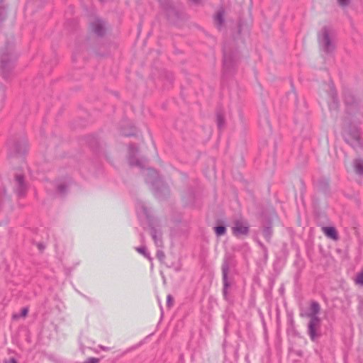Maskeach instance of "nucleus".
Wrapping results in <instances>:
<instances>
[{"mask_svg": "<svg viewBox=\"0 0 363 363\" xmlns=\"http://www.w3.org/2000/svg\"><path fill=\"white\" fill-rule=\"evenodd\" d=\"M138 152V147L134 144H130L128 147V163L130 166H138L143 170V175L145 177V182L151 185L152 190L155 196L162 199L169 196L170 190L169 186L160 178L158 172L152 168H145L146 160L135 159V155Z\"/></svg>", "mask_w": 363, "mask_h": 363, "instance_id": "nucleus-1", "label": "nucleus"}, {"mask_svg": "<svg viewBox=\"0 0 363 363\" xmlns=\"http://www.w3.org/2000/svg\"><path fill=\"white\" fill-rule=\"evenodd\" d=\"M17 56L13 52V46L7 44L0 52V72L4 78H9L13 68Z\"/></svg>", "mask_w": 363, "mask_h": 363, "instance_id": "nucleus-2", "label": "nucleus"}, {"mask_svg": "<svg viewBox=\"0 0 363 363\" xmlns=\"http://www.w3.org/2000/svg\"><path fill=\"white\" fill-rule=\"evenodd\" d=\"M240 59L238 51L231 52L225 45L223 47V71L224 73H230L237 65Z\"/></svg>", "mask_w": 363, "mask_h": 363, "instance_id": "nucleus-3", "label": "nucleus"}, {"mask_svg": "<svg viewBox=\"0 0 363 363\" xmlns=\"http://www.w3.org/2000/svg\"><path fill=\"white\" fill-rule=\"evenodd\" d=\"M318 43L321 49L325 52H330L335 49V44L330 35V30L327 26L322 28L321 33L318 34Z\"/></svg>", "mask_w": 363, "mask_h": 363, "instance_id": "nucleus-4", "label": "nucleus"}, {"mask_svg": "<svg viewBox=\"0 0 363 363\" xmlns=\"http://www.w3.org/2000/svg\"><path fill=\"white\" fill-rule=\"evenodd\" d=\"M250 231V225L248 223L243 219H237L234 221V225L232 227L233 234L240 238L241 236H246Z\"/></svg>", "mask_w": 363, "mask_h": 363, "instance_id": "nucleus-5", "label": "nucleus"}, {"mask_svg": "<svg viewBox=\"0 0 363 363\" xmlns=\"http://www.w3.org/2000/svg\"><path fill=\"white\" fill-rule=\"evenodd\" d=\"M27 141L25 139L13 140L9 143L10 153L13 155L23 156L27 152Z\"/></svg>", "mask_w": 363, "mask_h": 363, "instance_id": "nucleus-6", "label": "nucleus"}, {"mask_svg": "<svg viewBox=\"0 0 363 363\" xmlns=\"http://www.w3.org/2000/svg\"><path fill=\"white\" fill-rule=\"evenodd\" d=\"M14 191L18 197H24L28 190V184L25 181V177L22 174H16L14 178Z\"/></svg>", "mask_w": 363, "mask_h": 363, "instance_id": "nucleus-7", "label": "nucleus"}, {"mask_svg": "<svg viewBox=\"0 0 363 363\" xmlns=\"http://www.w3.org/2000/svg\"><path fill=\"white\" fill-rule=\"evenodd\" d=\"M320 327V319L313 318L310 319L308 323V334L312 341L315 342L320 336L318 330Z\"/></svg>", "mask_w": 363, "mask_h": 363, "instance_id": "nucleus-8", "label": "nucleus"}, {"mask_svg": "<svg viewBox=\"0 0 363 363\" xmlns=\"http://www.w3.org/2000/svg\"><path fill=\"white\" fill-rule=\"evenodd\" d=\"M345 141L354 149L361 147L360 137L357 130L345 134Z\"/></svg>", "mask_w": 363, "mask_h": 363, "instance_id": "nucleus-9", "label": "nucleus"}, {"mask_svg": "<svg viewBox=\"0 0 363 363\" xmlns=\"http://www.w3.org/2000/svg\"><path fill=\"white\" fill-rule=\"evenodd\" d=\"M91 30L99 36H102L105 33V27L104 22L99 18H95L90 22Z\"/></svg>", "mask_w": 363, "mask_h": 363, "instance_id": "nucleus-10", "label": "nucleus"}, {"mask_svg": "<svg viewBox=\"0 0 363 363\" xmlns=\"http://www.w3.org/2000/svg\"><path fill=\"white\" fill-rule=\"evenodd\" d=\"M344 101L348 111L357 108V101L352 93L345 92L344 94Z\"/></svg>", "mask_w": 363, "mask_h": 363, "instance_id": "nucleus-11", "label": "nucleus"}, {"mask_svg": "<svg viewBox=\"0 0 363 363\" xmlns=\"http://www.w3.org/2000/svg\"><path fill=\"white\" fill-rule=\"evenodd\" d=\"M229 270V266L227 262H225L222 265V274H223V295L227 296V288L229 286L228 282V273Z\"/></svg>", "mask_w": 363, "mask_h": 363, "instance_id": "nucleus-12", "label": "nucleus"}, {"mask_svg": "<svg viewBox=\"0 0 363 363\" xmlns=\"http://www.w3.org/2000/svg\"><path fill=\"white\" fill-rule=\"evenodd\" d=\"M324 234L333 240H337L339 237L336 229L334 227H323L322 228Z\"/></svg>", "mask_w": 363, "mask_h": 363, "instance_id": "nucleus-13", "label": "nucleus"}, {"mask_svg": "<svg viewBox=\"0 0 363 363\" xmlns=\"http://www.w3.org/2000/svg\"><path fill=\"white\" fill-rule=\"evenodd\" d=\"M319 312H320L319 303L316 301L311 302V306H310V312L308 314V316L310 318V319L319 318L317 315Z\"/></svg>", "mask_w": 363, "mask_h": 363, "instance_id": "nucleus-14", "label": "nucleus"}, {"mask_svg": "<svg viewBox=\"0 0 363 363\" xmlns=\"http://www.w3.org/2000/svg\"><path fill=\"white\" fill-rule=\"evenodd\" d=\"M223 14V11H220L216 13V15L214 17V21L218 30H221L224 23Z\"/></svg>", "mask_w": 363, "mask_h": 363, "instance_id": "nucleus-15", "label": "nucleus"}, {"mask_svg": "<svg viewBox=\"0 0 363 363\" xmlns=\"http://www.w3.org/2000/svg\"><path fill=\"white\" fill-rule=\"evenodd\" d=\"M150 234L155 245L160 246L162 245L161 233L157 231L155 228H152L150 230Z\"/></svg>", "mask_w": 363, "mask_h": 363, "instance_id": "nucleus-16", "label": "nucleus"}, {"mask_svg": "<svg viewBox=\"0 0 363 363\" xmlns=\"http://www.w3.org/2000/svg\"><path fill=\"white\" fill-rule=\"evenodd\" d=\"M354 171L359 175L363 174V160L357 159L353 162Z\"/></svg>", "mask_w": 363, "mask_h": 363, "instance_id": "nucleus-17", "label": "nucleus"}, {"mask_svg": "<svg viewBox=\"0 0 363 363\" xmlns=\"http://www.w3.org/2000/svg\"><path fill=\"white\" fill-rule=\"evenodd\" d=\"M216 122L218 129H223L225 125V121L223 114L220 111L216 113Z\"/></svg>", "mask_w": 363, "mask_h": 363, "instance_id": "nucleus-18", "label": "nucleus"}, {"mask_svg": "<svg viewBox=\"0 0 363 363\" xmlns=\"http://www.w3.org/2000/svg\"><path fill=\"white\" fill-rule=\"evenodd\" d=\"M330 94H331V97L333 99V104H334V106L335 107L337 106V104H338V101H337V92L335 89V87H334V85L332 83L330 85Z\"/></svg>", "mask_w": 363, "mask_h": 363, "instance_id": "nucleus-19", "label": "nucleus"}, {"mask_svg": "<svg viewBox=\"0 0 363 363\" xmlns=\"http://www.w3.org/2000/svg\"><path fill=\"white\" fill-rule=\"evenodd\" d=\"M263 235L267 240V241L269 242L272 235V230L270 227H267L263 230Z\"/></svg>", "mask_w": 363, "mask_h": 363, "instance_id": "nucleus-20", "label": "nucleus"}, {"mask_svg": "<svg viewBox=\"0 0 363 363\" xmlns=\"http://www.w3.org/2000/svg\"><path fill=\"white\" fill-rule=\"evenodd\" d=\"M214 229L217 236L223 235L226 232V228L223 225L216 226Z\"/></svg>", "mask_w": 363, "mask_h": 363, "instance_id": "nucleus-21", "label": "nucleus"}, {"mask_svg": "<svg viewBox=\"0 0 363 363\" xmlns=\"http://www.w3.org/2000/svg\"><path fill=\"white\" fill-rule=\"evenodd\" d=\"M354 281L356 284L363 286V269L357 274Z\"/></svg>", "mask_w": 363, "mask_h": 363, "instance_id": "nucleus-22", "label": "nucleus"}, {"mask_svg": "<svg viewBox=\"0 0 363 363\" xmlns=\"http://www.w3.org/2000/svg\"><path fill=\"white\" fill-rule=\"evenodd\" d=\"M6 16V9L0 2V23L5 19Z\"/></svg>", "mask_w": 363, "mask_h": 363, "instance_id": "nucleus-23", "label": "nucleus"}, {"mask_svg": "<svg viewBox=\"0 0 363 363\" xmlns=\"http://www.w3.org/2000/svg\"><path fill=\"white\" fill-rule=\"evenodd\" d=\"M138 211L140 210L145 215L147 218H148V212L147 208L142 203H138L137 206Z\"/></svg>", "mask_w": 363, "mask_h": 363, "instance_id": "nucleus-24", "label": "nucleus"}, {"mask_svg": "<svg viewBox=\"0 0 363 363\" xmlns=\"http://www.w3.org/2000/svg\"><path fill=\"white\" fill-rule=\"evenodd\" d=\"M136 251L144 255L145 257H150V254L147 252L146 247L145 246L136 247Z\"/></svg>", "mask_w": 363, "mask_h": 363, "instance_id": "nucleus-25", "label": "nucleus"}, {"mask_svg": "<svg viewBox=\"0 0 363 363\" xmlns=\"http://www.w3.org/2000/svg\"><path fill=\"white\" fill-rule=\"evenodd\" d=\"M67 189V186L66 184H61L57 186V190L60 193L64 194L65 193L66 190Z\"/></svg>", "mask_w": 363, "mask_h": 363, "instance_id": "nucleus-26", "label": "nucleus"}, {"mask_svg": "<svg viewBox=\"0 0 363 363\" xmlns=\"http://www.w3.org/2000/svg\"><path fill=\"white\" fill-rule=\"evenodd\" d=\"M99 359L95 357H90L87 359L84 363H98Z\"/></svg>", "mask_w": 363, "mask_h": 363, "instance_id": "nucleus-27", "label": "nucleus"}, {"mask_svg": "<svg viewBox=\"0 0 363 363\" xmlns=\"http://www.w3.org/2000/svg\"><path fill=\"white\" fill-rule=\"evenodd\" d=\"M172 303H173V297L170 294H169L167 297V305L168 307H170V306H172Z\"/></svg>", "mask_w": 363, "mask_h": 363, "instance_id": "nucleus-28", "label": "nucleus"}, {"mask_svg": "<svg viewBox=\"0 0 363 363\" xmlns=\"http://www.w3.org/2000/svg\"><path fill=\"white\" fill-rule=\"evenodd\" d=\"M337 2L341 6H346L350 4V0H337Z\"/></svg>", "mask_w": 363, "mask_h": 363, "instance_id": "nucleus-29", "label": "nucleus"}, {"mask_svg": "<svg viewBox=\"0 0 363 363\" xmlns=\"http://www.w3.org/2000/svg\"><path fill=\"white\" fill-rule=\"evenodd\" d=\"M157 256L160 260H162L165 257V255L162 251H157Z\"/></svg>", "mask_w": 363, "mask_h": 363, "instance_id": "nucleus-30", "label": "nucleus"}, {"mask_svg": "<svg viewBox=\"0 0 363 363\" xmlns=\"http://www.w3.org/2000/svg\"><path fill=\"white\" fill-rule=\"evenodd\" d=\"M28 308H23L21 311V316L23 317H26L28 314Z\"/></svg>", "mask_w": 363, "mask_h": 363, "instance_id": "nucleus-31", "label": "nucleus"}, {"mask_svg": "<svg viewBox=\"0 0 363 363\" xmlns=\"http://www.w3.org/2000/svg\"><path fill=\"white\" fill-rule=\"evenodd\" d=\"M4 363H18V362L15 358H11L9 359H6Z\"/></svg>", "mask_w": 363, "mask_h": 363, "instance_id": "nucleus-32", "label": "nucleus"}, {"mask_svg": "<svg viewBox=\"0 0 363 363\" xmlns=\"http://www.w3.org/2000/svg\"><path fill=\"white\" fill-rule=\"evenodd\" d=\"M257 244L262 250H265V248H267L266 246L260 241H257Z\"/></svg>", "mask_w": 363, "mask_h": 363, "instance_id": "nucleus-33", "label": "nucleus"}, {"mask_svg": "<svg viewBox=\"0 0 363 363\" xmlns=\"http://www.w3.org/2000/svg\"><path fill=\"white\" fill-rule=\"evenodd\" d=\"M189 2H191L193 4H200L202 0H188Z\"/></svg>", "mask_w": 363, "mask_h": 363, "instance_id": "nucleus-34", "label": "nucleus"}, {"mask_svg": "<svg viewBox=\"0 0 363 363\" xmlns=\"http://www.w3.org/2000/svg\"><path fill=\"white\" fill-rule=\"evenodd\" d=\"M6 196V191L4 190V195L2 194H0V204L2 203L4 200V196Z\"/></svg>", "mask_w": 363, "mask_h": 363, "instance_id": "nucleus-35", "label": "nucleus"}, {"mask_svg": "<svg viewBox=\"0 0 363 363\" xmlns=\"http://www.w3.org/2000/svg\"><path fill=\"white\" fill-rule=\"evenodd\" d=\"M99 347L104 351H108V350H110V348L108 347H105V346H102V345H100Z\"/></svg>", "mask_w": 363, "mask_h": 363, "instance_id": "nucleus-36", "label": "nucleus"}, {"mask_svg": "<svg viewBox=\"0 0 363 363\" xmlns=\"http://www.w3.org/2000/svg\"><path fill=\"white\" fill-rule=\"evenodd\" d=\"M262 251H263V253H264V258H265V259H267V257H268V252H267V248H265V250H262Z\"/></svg>", "mask_w": 363, "mask_h": 363, "instance_id": "nucleus-37", "label": "nucleus"}, {"mask_svg": "<svg viewBox=\"0 0 363 363\" xmlns=\"http://www.w3.org/2000/svg\"><path fill=\"white\" fill-rule=\"evenodd\" d=\"M123 134L125 136H132V135H134V133H123Z\"/></svg>", "mask_w": 363, "mask_h": 363, "instance_id": "nucleus-38", "label": "nucleus"}, {"mask_svg": "<svg viewBox=\"0 0 363 363\" xmlns=\"http://www.w3.org/2000/svg\"><path fill=\"white\" fill-rule=\"evenodd\" d=\"M2 96H4V89H2Z\"/></svg>", "mask_w": 363, "mask_h": 363, "instance_id": "nucleus-39", "label": "nucleus"}, {"mask_svg": "<svg viewBox=\"0 0 363 363\" xmlns=\"http://www.w3.org/2000/svg\"><path fill=\"white\" fill-rule=\"evenodd\" d=\"M101 2H104L105 0H99Z\"/></svg>", "mask_w": 363, "mask_h": 363, "instance_id": "nucleus-40", "label": "nucleus"}]
</instances>
